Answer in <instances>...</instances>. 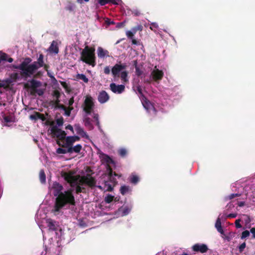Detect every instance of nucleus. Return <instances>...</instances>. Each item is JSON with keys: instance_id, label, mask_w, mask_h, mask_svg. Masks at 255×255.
I'll return each mask as SVG.
<instances>
[{"instance_id": "26", "label": "nucleus", "mask_w": 255, "mask_h": 255, "mask_svg": "<svg viewBox=\"0 0 255 255\" xmlns=\"http://www.w3.org/2000/svg\"><path fill=\"white\" fill-rule=\"evenodd\" d=\"M139 179L138 176L132 174L129 177V181L133 184H136L139 181Z\"/></svg>"}, {"instance_id": "42", "label": "nucleus", "mask_w": 255, "mask_h": 255, "mask_svg": "<svg viewBox=\"0 0 255 255\" xmlns=\"http://www.w3.org/2000/svg\"><path fill=\"white\" fill-rule=\"evenodd\" d=\"M98 2L102 6L110 3L109 0H98Z\"/></svg>"}, {"instance_id": "28", "label": "nucleus", "mask_w": 255, "mask_h": 255, "mask_svg": "<svg viewBox=\"0 0 255 255\" xmlns=\"http://www.w3.org/2000/svg\"><path fill=\"white\" fill-rule=\"evenodd\" d=\"M134 67H135V74H136V75L137 76H141L143 72H142V70H141L140 69L139 67L137 66V62L136 61H134Z\"/></svg>"}, {"instance_id": "2", "label": "nucleus", "mask_w": 255, "mask_h": 255, "mask_svg": "<svg viewBox=\"0 0 255 255\" xmlns=\"http://www.w3.org/2000/svg\"><path fill=\"white\" fill-rule=\"evenodd\" d=\"M31 61L30 58H25L20 64L15 66L14 67L21 70V75L23 77H30L37 69L44 66V55L42 54H40L37 60L30 64Z\"/></svg>"}, {"instance_id": "9", "label": "nucleus", "mask_w": 255, "mask_h": 255, "mask_svg": "<svg viewBox=\"0 0 255 255\" xmlns=\"http://www.w3.org/2000/svg\"><path fill=\"white\" fill-rule=\"evenodd\" d=\"M41 86V83L40 81H36L34 79H32L24 84V88L26 89H31L30 91H33L34 90L37 89Z\"/></svg>"}, {"instance_id": "36", "label": "nucleus", "mask_w": 255, "mask_h": 255, "mask_svg": "<svg viewBox=\"0 0 255 255\" xmlns=\"http://www.w3.org/2000/svg\"><path fill=\"white\" fill-rule=\"evenodd\" d=\"M67 148V149H65L59 147L57 149L56 152L58 154H66L67 153H68V148Z\"/></svg>"}, {"instance_id": "27", "label": "nucleus", "mask_w": 255, "mask_h": 255, "mask_svg": "<svg viewBox=\"0 0 255 255\" xmlns=\"http://www.w3.org/2000/svg\"><path fill=\"white\" fill-rule=\"evenodd\" d=\"M39 180L41 183H45L46 182V176L43 170H41L39 172Z\"/></svg>"}, {"instance_id": "18", "label": "nucleus", "mask_w": 255, "mask_h": 255, "mask_svg": "<svg viewBox=\"0 0 255 255\" xmlns=\"http://www.w3.org/2000/svg\"><path fill=\"white\" fill-rule=\"evenodd\" d=\"M65 148H68V153H72L73 152H75L76 153H78L80 152L82 148V146L80 144H78L74 146H73V145L65 147Z\"/></svg>"}, {"instance_id": "52", "label": "nucleus", "mask_w": 255, "mask_h": 255, "mask_svg": "<svg viewBox=\"0 0 255 255\" xmlns=\"http://www.w3.org/2000/svg\"><path fill=\"white\" fill-rule=\"evenodd\" d=\"M237 216V214L236 213H231V214H229V215H227V217L228 218H236Z\"/></svg>"}, {"instance_id": "6", "label": "nucleus", "mask_w": 255, "mask_h": 255, "mask_svg": "<svg viewBox=\"0 0 255 255\" xmlns=\"http://www.w3.org/2000/svg\"><path fill=\"white\" fill-rule=\"evenodd\" d=\"M51 133L53 137H56L59 140L66 139V133L65 131L58 128L56 126H54L51 128Z\"/></svg>"}, {"instance_id": "11", "label": "nucleus", "mask_w": 255, "mask_h": 255, "mask_svg": "<svg viewBox=\"0 0 255 255\" xmlns=\"http://www.w3.org/2000/svg\"><path fill=\"white\" fill-rule=\"evenodd\" d=\"M83 180L85 181V185L91 188L96 186V180L90 174H87L86 175L83 176Z\"/></svg>"}, {"instance_id": "35", "label": "nucleus", "mask_w": 255, "mask_h": 255, "mask_svg": "<svg viewBox=\"0 0 255 255\" xmlns=\"http://www.w3.org/2000/svg\"><path fill=\"white\" fill-rule=\"evenodd\" d=\"M44 70L45 71H46L47 72V75L50 78H51L52 79H54V80H56V79L55 78V77L52 76V75H51L49 72H48V69L49 68V66L47 64H45V63L44 64V66H43Z\"/></svg>"}, {"instance_id": "47", "label": "nucleus", "mask_w": 255, "mask_h": 255, "mask_svg": "<svg viewBox=\"0 0 255 255\" xmlns=\"http://www.w3.org/2000/svg\"><path fill=\"white\" fill-rule=\"evenodd\" d=\"M132 14L134 16H139L140 14V11L138 9H133L132 10Z\"/></svg>"}, {"instance_id": "7", "label": "nucleus", "mask_w": 255, "mask_h": 255, "mask_svg": "<svg viewBox=\"0 0 255 255\" xmlns=\"http://www.w3.org/2000/svg\"><path fill=\"white\" fill-rule=\"evenodd\" d=\"M53 95L56 98V100L55 102V106L56 108L62 109L64 111V112H70L73 110V108H69V110H68L66 106L60 104L59 98L60 96V93L58 90L54 91Z\"/></svg>"}, {"instance_id": "50", "label": "nucleus", "mask_w": 255, "mask_h": 255, "mask_svg": "<svg viewBox=\"0 0 255 255\" xmlns=\"http://www.w3.org/2000/svg\"><path fill=\"white\" fill-rule=\"evenodd\" d=\"M126 35L129 38H132L133 36V33L130 31H128L126 32Z\"/></svg>"}, {"instance_id": "59", "label": "nucleus", "mask_w": 255, "mask_h": 255, "mask_svg": "<svg viewBox=\"0 0 255 255\" xmlns=\"http://www.w3.org/2000/svg\"><path fill=\"white\" fill-rule=\"evenodd\" d=\"M67 9L69 10V11H73V6H69L67 7Z\"/></svg>"}, {"instance_id": "46", "label": "nucleus", "mask_w": 255, "mask_h": 255, "mask_svg": "<svg viewBox=\"0 0 255 255\" xmlns=\"http://www.w3.org/2000/svg\"><path fill=\"white\" fill-rule=\"evenodd\" d=\"M240 196V194H230L229 196H228V199L229 200H231V199H233V198H235V197H239Z\"/></svg>"}, {"instance_id": "16", "label": "nucleus", "mask_w": 255, "mask_h": 255, "mask_svg": "<svg viewBox=\"0 0 255 255\" xmlns=\"http://www.w3.org/2000/svg\"><path fill=\"white\" fill-rule=\"evenodd\" d=\"M74 127L78 134L80 135L82 137L89 138L88 135L87 134L86 132L84 131V129L81 127L80 124H75Z\"/></svg>"}, {"instance_id": "8", "label": "nucleus", "mask_w": 255, "mask_h": 255, "mask_svg": "<svg viewBox=\"0 0 255 255\" xmlns=\"http://www.w3.org/2000/svg\"><path fill=\"white\" fill-rule=\"evenodd\" d=\"M193 251L201 254L206 253L209 250L208 246L204 244H196L192 247Z\"/></svg>"}, {"instance_id": "58", "label": "nucleus", "mask_w": 255, "mask_h": 255, "mask_svg": "<svg viewBox=\"0 0 255 255\" xmlns=\"http://www.w3.org/2000/svg\"><path fill=\"white\" fill-rule=\"evenodd\" d=\"M6 61H8L9 63H11L12 62H13V59L12 58L9 57V58H7V60Z\"/></svg>"}, {"instance_id": "32", "label": "nucleus", "mask_w": 255, "mask_h": 255, "mask_svg": "<svg viewBox=\"0 0 255 255\" xmlns=\"http://www.w3.org/2000/svg\"><path fill=\"white\" fill-rule=\"evenodd\" d=\"M77 78L83 80L85 83H87L89 81L88 78L84 74H78L77 75Z\"/></svg>"}, {"instance_id": "62", "label": "nucleus", "mask_w": 255, "mask_h": 255, "mask_svg": "<svg viewBox=\"0 0 255 255\" xmlns=\"http://www.w3.org/2000/svg\"><path fill=\"white\" fill-rule=\"evenodd\" d=\"M109 168L110 169L109 174L110 176H112L113 175V170L110 166H109Z\"/></svg>"}, {"instance_id": "13", "label": "nucleus", "mask_w": 255, "mask_h": 255, "mask_svg": "<svg viewBox=\"0 0 255 255\" xmlns=\"http://www.w3.org/2000/svg\"><path fill=\"white\" fill-rule=\"evenodd\" d=\"M80 139V137L77 135L67 136L65 139V143L62 145V147H64L73 145L75 141H79Z\"/></svg>"}, {"instance_id": "23", "label": "nucleus", "mask_w": 255, "mask_h": 255, "mask_svg": "<svg viewBox=\"0 0 255 255\" xmlns=\"http://www.w3.org/2000/svg\"><path fill=\"white\" fill-rule=\"evenodd\" d=\"M215 227L217 229V231L221 233V234H224V231L222 229L221 225V221L219 218H218L215 223Z\"/></svg>"}, {"instance_id": "48", "label": "nucleus", "mask_w": 255, "mask_h": 255, "mask_svg": "<svg viewBox=\"0 0 255 255\" xmlns=\"http://www.w3.org/2000/svg\"><path fill=\"white\" fill-rule=\"evenodd\" d=\"M109 2L113 4H119L121 0H109Z\"/></svg>"}, {"instance_id": "14", "label": "nucleus", "mask_w": 255, "mask_h": 255, "mask_svg": "<svg viewBox=\"0 0 255 255\" xmlns=\"http://www.w3.org/2000/svg\"><path fill=\"white\" fill-rule=\"evenodd\" d=\"M151 75L153 79L155 81L161 80L164 75V73L162 70H160L158 69H154L151 72Z\"/></svg>"}, {"instance_id": "15", "label": "nucleus", "mask_w": 255, "mask_h": 255, "mask_svg": "<svg viewBox=\"0 0 255 255\" xmlns=\"http://www.w3.org/2000/svg\"><path fill=\"white\" fill-rule=\"evenodd\" d=\"M92 113H86L85 115L83 117V122L84 125L86 127H87L89 129L93 128V126L91 123L92 120L88 116L91 115Z\"/></svg>"}, {"instance_id": "24", "label": "nucleus", "mask_w": 255, "mask_h": 255, "mask_svg": "<svg viewBox=\"0 0 255 255\" xmlns=\"http://www.w3.org/2000/svg\"><path fill=\"white\" fill-rule=\"evenodd\" d=\"M14 113H11L8 116H4L3 117V119L5 122L6 123H12L15 122V117L13 115Z\"/></svg>"}, {"instance_id": "12", "label": "nucleus", "mask_w": 255, "mask_h": 255, "mask_svg": "<svg viewBox=\"0 0 255 255\" xmlns=\"http://www.w3.org/2000/svg\"><path fill=\"white\" fill-rule=\"evenodd\" d=\"M111 90L114 93L121 94L125 89L124 85H116L114 83H112L110 85Z\"/></svg>"}, {"instance_id": "45", "label": "nucleus", "mask_w": 255, "mask_h": 255, "mask_svg": "<svg viewBox=\"0 0 255 255\" xmlns=\"http://www.w3.org/2000/svg\"><path fill=\"white\" fill-rule=\"evenodd\" d=\"M241 221V219H238V220H236V221H235V226H236V227L237 228H242V225L241 224H240V222Z\"/></svg>"}, {"instance_id": "57", "label": "nucleus", "mask_w": 255, "mask_h": 255, "mask_svg": "<svg viewBox=\"0 0 255 255\" xmlns=\"http://www.w3.org/2000/svg\"><path fill=\"white\" fill-rule=\"evenodd\" d=\"M113 188L112 187V186L111 185H109L108 187L107 190L109 191H112L113 190Z\"/></svg>"}, {"instance_id": "4", "label": "nucleus", "mask_w": 255, "mask_h": 255, "mask_svg": "<svg viewBox=\"0 0 255 255\" xmlns=\"http://www.w3.org/2000/svg\"><path fill=\"white\" fill-rule=\"evenodd\" d=\"M95 51L94 48L86 46L81 52L80 60L83 62L94 67L96 64Z\"/></svg>"}, {"instance_id": "21", "label": "nucleus", "mask_w": 255, "mask_h": 255, "mask_svg": "<svg viewBox=\"0 0 255 255\" xmlns=\"http://www.w3.org/2000/svg\"><path fill=\"white\" fill-rule=\"evenodd\" d=\"M31 120L36 121L38 119H40L42 121H46V117L43 114H41L40 113H35V114L31 115L29 117Z\"/></svg>"}, {"instance_id": "43", "label": "nucleus", "mask_w": 255, "mask_h": 255, "mask_svg": "<svg viewBox=\"0 0 255 255\" xmlns=\"http://www.w3.org/2000/svg\"><path fill=\"white\" fill-rule=\"evenodd\" d=\"M111 70L109 66H106L104 69V72L106 75H109L110 73Z\"/></svg>"}, {"instance_id": "51", "label": "nucleus", "mask_w": 255, "mask_h": 255, "mask_svg": "<svg viewBox=\"0 0 255 255\" xmlns=\"http://www.w3.org/2000/svg\"><path fill=\"white\" fill-rule=\"evenodd\" d=\"M65 128L66 129H69L70 130H71L72 133H74L73 127L71 125H68V126H67Z\"/></svg>"}, {"instance_id": "55", "label": "nucleus", "mask_w": 255, "mask_h": 255, "mask_svg": "<svg viewBox=\"0 0 255 255\" xmlns=\"http://www.w3.org/2000/svg\"><path fill=\"white\" fill-rule=\"evenodd\" d=\"M250 231L251 233L253 234V238H255V228H252Z\"/></svg>"}, {"instance_id": "63", "label": "nucleus", "mask_w": 255, "mask_h": 255, "mask_svg": "<svg viewBox=\"0 0 255 255\" xmlns=\"http://www.w3.org/2000/svg\"><path fill=\"white\" fill-rule=\"evenodd\" d=\"M151 25L155 28H157L158 27V25L157 23H152L151 24Z\"/></svg>"}, {"instance_id": "10", "label": "nucleus", "mask_w": 255, "mask_h": 255, "mask_svg": "<svg viewBox=\"0 0 255 255\" xmlns=\"http://www.w3.org/2000/svg\"><path fill=\"white\" fill-rule=\"evenodd\" d=\"M84 105L85 107L84 108V111L91 112L94 106L93 98L91 97H87L84 102Z\"/></svg>"}, {"instance_id": "64", "label": "nucleus", "mask_w": 255, "mask_h": 255, "mask_svg": "<svg viewBox=\"0 0 255 255\" xmlns=\"http://www.w3.org/2000/svg\"><path fill=\"white\" fill-rule=\"evenodd\" d=\"M64 113V115L66 116H67V117L70 116V114H71V113Z\"/></svg>"}, {"instance_id": "53", "label": "nucleus", "mask_w": 255, "mask_h": 255, "mask_svg": "<svg viewBox=\"0 0 255 255\" xmlns=\"http://www.w3.org/2000/svg\"><path fill=\"white\" fill-rule=\"evenodd\" d=\"M63 123V119H58L57 120V124L59 126H62Z\"/></svg>"}, {"instance_id": "49", "label": "nucleus", "mask_w": 255, "mask_h": 255, "mask_svg": "<svg viewBox=\"0 0 255 255\" xmlns=\"http://www.w3.org/2000/svg\"><path fill=\"white\" fill-rule=\"evenodd\" d=\"M125 26V22H118L116 24V27L118 28H121Z\"/></svg>"}, {"instance_id": "60", "label": "nucleus", "mask_w": 255, "mask_h": 255, "mask_svg": "<svg viewBox=\"0 0 255 255\" xmlns=\"http://www.w3.org/2000/svg\"><path fill=\"white\" fill-rule=\"evenodd\" d=\"M137 90L139 93L142 94V89L140 87H137Z\"/></svg>"}, {"instance_id": "20", "label": "nucleus", "mask_w": 255, "mask_h": 255, "mask_svg": "<svg viewBox=\"0 0 255 255\" xmlns=\"http://www.w3.org/2000/svg\"><path fill=\"white\" fill-rule=\"evenodd\" d=\"M98 56L100 58H103L105 57H109V52L107 50H104L102 47H99L97 49Z\"/></svg>"}, {"instance_id": "41", "label": "nucleus", "mask_w": 255, "mask_h": 255, "mask_svg": "<svg viewBox=\"0 0 255 255\" xmlns=\"http://www.w3.org/2000/svg\"><path fill=\"white\" fill-rule=\"evenodd\" d=\"M246 243L244 242L242 243L239 247V251L240 253H242L243 251L244 250L245 248H246Z\"/></svg>"}, {"instance_id": "17", "label": "nucleus", "mask_w": 255, "mask_h": 255, "mask_svg": "<svg viewBox=\"0 0 255 255\" xmlns=\"http://www.w3.org/2000/svg\"><path fill=\"white\" fill-rule=\"evenodd\" d=\"M109 96L105 91H102L100 92L98 99L100 103H105L109 99Z\"/></svg>"}, {"instance_id": "34", "label": "nucleus", "mask_w": 255, "mask_h": 255, "mask_svg": "<svg viewBox=\"0 0 255 255\" xmlns=\"http://www.w3.org/2000/svg\"><path fill=\"white\" fill-rule=\"evenodd\" d=\"M114 198V196L112 195H108L105 198V201L106 203H110L112 202Z\"/></svg>"}, {"instance_id": "5", "label": "nucleus", "mask_w": 255, "mask_h": 255, "mask_svg": "<svg viewBox=\"0 0 255 255\" xmlns=\"http://www.w3.org/2000/svg\"><path fill=\"white\" fill-rule=\"evenodd\" d=\"M74 173L72 171L68 172H63L61 173V176L64 180L70 184L72 187H74L76 185H83L85 184L83 180V176H80L79 175H74Z\"/></svg>"}, {"instance_id": "29", "label": "nucleus", "mask_w": 255, "mask_h": 255, "mask_svg": "<svg viewBox=\"0 0 255 255\" xmlns=\"http://www.w3.org/2000/svg\"><path fill=\"white\" fill-rule=\"evenodd\" d=\"M103 155V159L108 164H113L114 163V161L109 155L105 154H104Z\"/></svg>"}, {"instance_id": "19", "label": "nucleus", "mask_w": 255, "mask_h": 255, "mask_svg": "<svg viewBox=\"0 0 255 255\" xmlns=\"http://www.w3.org/2000/svg\"><path fill=\"white\" fill-rule=\"evenodd\" d=\"M48 51L51 53L58 54L59 52V48L57 42L56 41H53L48 48Z\"/></svg>"}, {"instance_id": "39", "label": "nucleus", "mask_w": 255, "mask_h": 255, "mask_svg": "<svg viewBox=\"0 0 255 255\" xmlns=\"http://www.w3.org/2000/svg\"><path fill=\"white\" fill-rule=\"evenodd\" d=\"M250 235V232L248 230L244 231L242 233L241 236V239H245L248 237H249Z\"/></svg>"}, {"instance_id": "25", "label": "nucleus", "mask_w": 255, "mask_h": 255, "mask_svg": "<svg viewBox=\"0 0 255 255\" xmlns=\"http://www.w3.org/2000/svg\"><path fill=\"white\" fill-rule=\"evenodd\" d=\"M130 211V209L128 207H122L119 209V212L122 214V216L128 215Z\"/></svg>"}, {"instance_id": "33", "label": "nucleus", "mask_w": 255, "mask_h": 255, "mask_svg": "<svg viewBox=\"0 0 255 255\" xmlns=\"http://www.w3.org/2000/svg\"><path fill=\"white\" fill-rule=\"evenodd\" d=\"M143 106L145 108V109L147 110H148L150 109V107H152V105L150 102L148 100H146L143 103Z\"/></svg>"}, {"instance_id": "38", "label": "nucleus", "mask_w": 255, "mask_h": 255, "mask_svg": "<svg viewBox=\"0 0 255 255\" xmlns=\"http://www.w3.org/2000/svg\"><path fill=\"white\" fill-rule=\"evenodd\" d=\"M8 55L5 53L0 52V59L1 61H6Z\"/></svg>"}, {"instance_id": "1", "label": "nucleus", "mask_w": 255, "mask_h": 255, "mask_svg": "<svg viewBox=\"0 0 255 255\" xmlns=\"http://www.w3.org/2000/svg\"><path fill=\"white\" fill-rule=\"evenodd\" d=\"M52 188L53 190V195L55 197H56L54 209L52 210L53 212H59L61 209L68 204L75 205L76 202L72 193V189H70L62 192L63 186L57 182L53 183Z\"/></svg>"}, {"instance_id": "56", "label": "nucleus", "mask_w": 255, "mask_h": 255, "mask_svg": "<svg viewBox=\"0 0 255 255\" xmlns=\"http://www.w3.org/2000/svg\"><path fill=\"white\" fill-rule=\"evenodd\" d=\"M238 205L239 207H243L245 205L244 202H240L238 203Z\"/></svg>"}, {"instance_id": "30", "label": "nucleus", "mask_w": 255, "mask_h": 255, "mask_svg": "<svg viewBox=\"0 0 255 255\" xmlns=\"http://www.w3.org/2000/svg\"><path fill=\"white\" fill-rule=\"evenodd\" d=\"M30 95L32 96H35L36 94H38L39 96H42L44 92L42 89H35L33 91L30 92Z\"/></svg>"}, {"instance_id": "37", "label": "nucleus", "mask_w": 255, "mask_h": 255, "mask_svg": "<svg viewBox=\"0 0 255 255\" xmlns=\"http://www.w3.org/2000/svg\"><path fill=\"white\" fill-rule=\"evenodd\" d=\"M118 152L121 157H125L127 154V151L125 148H121L119 150Z\"/></svg>"}, {"instance_id": "22", "label": "nucleus", "mask_w": 255, "mask_h": 255, "mask_svg": "<svg viewBox=\"0 0 255 255\" xmlns=\"http://www.w3.org/2000/svg\"><path fill=\"white\" fill-rule=\"evenodd\" d=\"M46 223L47 224V226L49 228V230L52 231H56L57 230L55 222L53 221L51 219H48L46 220Z\"/></svg>"}, {"instance_id": "44", "label": "nucleus", "mask_w": 255, "mask_h": 255, "mask_svg": "<svg viewBox=\"0 0 255 255\" xmlns=\"http://www.w3.org/2000/svg\"><path fill=\"white\" fill-rule=\"evenodd\" d=\"M93 119L94 120L96 121V125L97 126H99L100 125V123H99V115L98 114H95L94 116H93Z\"/></svg>"}, {"instance_id": "3", "label": "nucleus", "mask_w": 255, "mask_h": 255, "mask_svg": "<svg viewBox=\"0 0 255 255\" xmlns=\"http://www.w3.org/2000/svg\"><path fill=\"white\" fill-rule=\"evenodd\" d=\"M127 67V64L126 63H122L121 61L116 63L111 69L113 77L115 79L120 77L123 82H128V72L125 70Z\"/></svg>"}, {"instance_id": "31", "label": "nucleus", "mask_w": 255, "mask_h": 255, "mask_svg": "<svg viewBox=\"0 0 255 255\" xmlns=\"http://www.w3.org/2000/svg\"><path fill=\"white\" fill-rule=\"evenodd\" d=\"M129 191V187L128 186L124 185L121 186L120 188V192L123 195H124L127 194Z\"/></svg>"}, {"instance_id": "54", "label": "nucleus", "mask_w": 255, "mask_h": 255, "mask_svg": "<svg viewBox=\"0 0 255 255\" xmlns=\"http://www.w3.org/2000/svg\"><path fill=\"white\" fill-rule=\"evenodd\" d=\"M74 103V98L73 97H72L71 98H70L68 101V105H69V106H71V105H73Z\"/></svg>"}, {"instance_id": "40", "label": "nucleus", "mask_w": 255, "mask_h": 255, "mask_svg": "<svg viewBox=\"0 0 255 255\" xmlns=\"http://www.w3.org/2000/svg\"><path fill=\"white\" fill-rule=\"evenodd\" d=\"M76 193L79 194L80 193H85V191H82V187L79 185H76Z\"/></svg>"}, {"instance_id": "61", "label": "nucleus", "mask_w": 255, "mask_h": 255, "mask_svg": "<svg viewBox=\"0 0 255 255\" xmlns=\"http://www.w3.org/2000/svg\"><path fill=\"white\" fill-rule=\"evenodd\" d=\"M132 43L133 44L136 45V44H137V41L135 39H133L132 40Z\"/></svg>"}]
</instances>
